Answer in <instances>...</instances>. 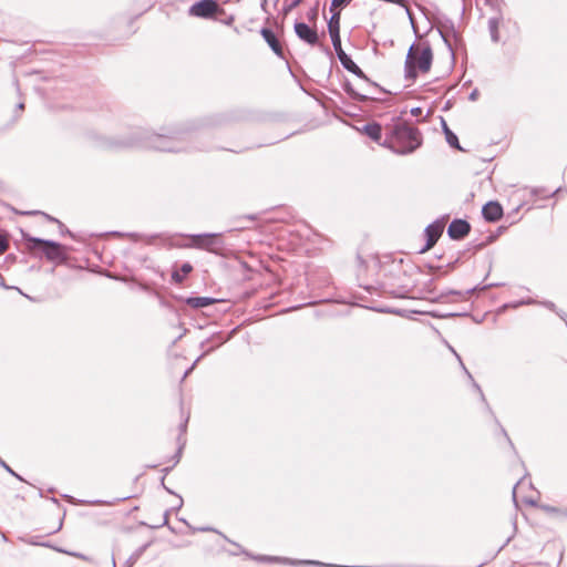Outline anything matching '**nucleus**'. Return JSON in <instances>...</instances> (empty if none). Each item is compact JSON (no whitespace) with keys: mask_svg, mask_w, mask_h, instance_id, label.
<instances>
[{"mask_svg":"<svg viewBox=\"0 0 567 567\" xmlns=\"http://www.w3.org/2000/svg\"><path fill=\"white\" fill-rule=\"evenodd\" d=\"M443 233V225L440 223H433L425 228L426 245L422 251L431 249Z\"/></svg>","mask_w":567,"mask_h":567,"instance_id":"9","label":"nucleus"},{"mask_svg":"<svg viewBox=\"0 0 567 567\" xmlns=\"http://www.w3.org/2000/svg\"><path fill=\"white\" fill-rule=\"evenodd\" d=\"M330 37H331V41H332V44H333V48L334 50H339L340 47H341V39H340V33H337L334 31V33H329Z\"/></svg>","mask_w":567,"mask_h":567,"instance_id":"17","label":"nucleus"},{"mask_svg":"<svg viewBox=\"0 0 567 567\" xmlns=\"http://www.w3.org/2000/svg\"><path fill=\"white\" fill-rule=\"evenodd\" d=\"M295 32L298 38L310 45H316L319 41L318 33L316 29L310 28L305 22L295 23Z\"/></svg>","mask_w":567,"mask_h":567,"instance_id":"7","label":"nucleus"},{"mask_svg":"<svg viewBox=\"0 0 567 567\" xmlns=\"http://www.w3.org/2000/svg\"><path fill=\"white\" fill-rule=\"evenodd\" d=\"M218 10V4L215 0H200L189 8V14L199 18H210Z\"/></svg>","mask_w":567,"mask_h":567,"instance_id":"5","label":"nucleus"},{"mask_svg":"<svg viewBox=\"0 0 567 567\" xmlns=\"http://www.w3.org/2000/svg\"><path fill=\"white\" fill-rule=\"evenodd\" d=\"M214 302V299L208 297H194L187 300V303L193 308H204Z\"/></svg>","mask_w":567,"mask_h":567,"instance_id":"14","label":"nucleus"},{"mask_svg":"<svg viewBox=\"0 0 567 567\" xmlns=\"http://www.w3.org/2000/svg\"><path fill=\"white\" fill-rule=\"evenodd\" d=\"M193 270V267L190 264L185 262L182 265L181 269L174 270L172 272V280L176 284L183 282L185 277Z\"/></svg>","mask_w":567,"mask_h":567,"instance_id":"13","label":"nucleus"},{"mask_svg":"<svg viewBox=\"0 0 567 567\" xmlns=\"http://www.w3.org/2000/svg\"><path fill=\"white\" fill-rule=\"evenodd\" d=\"M446 142L450 146L461 150L457 136L449 128L446 123H443Z\"/></svg>","mask_w":567,"mask_h":567,"instance_id":"16","label":"nucleus"},{"mask_svg":"<svg viewBox=\"0 0 567 567\" xmlns=\"http://www.w3.org/2000/svg\"><path fill=\"white\" fill-rule=\"evenodd\" d=\"M24 214H25V215H30V214H42V215H43V216H45L49 220H51V221H56V219H54V218L50 217L49 215H47V214H44V213H40V212H32V213L28 212V213H24Z\"/></svg>","mask_w":567,"mask_h":567,"instance_id":"26","label":"nucleus"},{"mask_svg":"<svg viewBox=\"0 0 567 567\" xmlns=\"http://www.w3.org/2000/svg\"><path fill=\"white\" fill-rule=\"evenodd\" d=\"M361 134L367 135L373 142L383 147L384 142V127L378 122L367 123L357 128Z\"/></svg>","mask_w":567,"mask_h":567,"instance_id":"6","label":"nucleus"},{"mask_svg":"<svg viewBox=\"0 0 567 567\" xmlns=\"http://www.w3.org/2000/svg\"><path fill=\"white\" fill-rule=\"evenodd\" d=\"M150 146L152 148H155V150H158V151H163V152H176L178 151L179 148L175 147L173 145V141L167 138V137H164V136H156L152 140Z\"/></svg>","mask_w":567,"mask_h":567,"instance_id":"12","label":"nucleus"},{"mask_svg":"<svg viewBox=\"0 0 567 567\" xmlns=\"http://www.w3.org/2000/svg\"><path fill=\"white\" fill-rule=\"evenodd\" d=\"M422 145L421 132L401 117L393 118L384 126L383 147L399 155L413 153Z\"/></svg>","mask_w":567,"mask_h":567,"instance_id":"1","label":"nucleus"},{"mask_svg":"<svg viewBox=\"0 0 567 567\" xmlns=\"http://www.w3.org/2000/svg\"><path fill=\"white\" fill-rule=\"evenodd\" d=\"M332 13L329 22H328V30L329 33H340V11H330Z\"/></svg>","mask_w":567,"mask_h":567,"instance_id":"15","label":"nucleus"},{"mask_svg":"<svg viewBox=\"0 0 567 567\" xmlns=\"http://www.w3.org/2000/svg\"><path fill=\"white\" fill-rule=\"evenodd\" d=\"M336 52H337V55H338V58H339V61H340V62H341V58H342V59H343V58H344V59H348V58H349V55H348V54H346V52L342 50V47H340V49H339V50H336Z\"/></svg>","mask_w":567,"mask_h":567,"instance_id":"24","label":"nucleus"},{"mask_svg":"<svg viewBox=\"0 0 567 567\" xmlns=\"http://www.w3.org/2000/svg\"><path fill=\"white\" fill-rule=\"evenodd\" d=\"M8 247H9L8 240L4 237L0 236V254H3L4 251H7Z\"/></svg>","mask_w":567,"mask_h":567,"instance_id":"20","label":"nucleus"},{"mask_svg":"<svg viewBox=\"0 0 567 567\" xmlns=\"http://www.w3.org/2000/svg\"><path fill=\"white\" fill-rule=\"evenodd\" d=\"M23 239L27 241L30 250H34L38 246H41L45 258L50 261L64 262L66 259L65 248L56 241L44 240L30 235H23Z\"/></svg>","mask_w":567,"mask_h":567,"instance_id":"3","label":"nucleus"},{"mask_svg":"<svg viewBox=\"0 0 567 567\" xmlns=\"http://www.w3.org/2000/svg\"><path fill=\"white\" fill-rule=\"evenodd\" d=\"M484 218L488 221H497L503 216V208L497 202H488L482 209Z\"/></svg>","mask_w":567,"mask_h":567,"instance_id":"10","label":"nucleus"},{"mask_svg":"<svg viewBox=\"0 0 567 567\" xmlns=\"http://www.w3.org/2000/svg\"><path fill=\"white\" fill-rule=\"evenodd\" d=\"M471 230L470 224L463 219H454L447 228V234L452 239H462Z\"/></svg>","mask_w":567,"mask_h":567,"instance_id":"8","label":"nucleus"},{"mask_svg":"<svg viewBox=\"0 0 567 567\" xmlns=\"http://www.w3.org/2000/svg\"><path fill=\"white\" fill-rule=\"evenodd\" d=\"M350 72L357 75L358 78L367 79L364 72L358 65H355V68H353Z\"/></svg>","mask_w":567,"mask_h":567,"instance_id":"21","label":"nucleus"},{"mask_svg":"<svg viewBox=\"0 0 567 567\" xmlns=\"http://www.w3.org/2000/svg\"><path fill=\"white\" fill-rule=\"evenodd\" d=\"M336 52H337V55H338V58H339V61H340V62H341V58H342V59H343V58H344V59H348V58H349V55H348V54H346V52L342 50V47H340V49H339V50H336Z\"/></svg>","mask_w":567,"mask_h":567,"instance_id":"23","label":"nucleus"},{"mask_svg":"<svg viewBox=\"0 0 567 567\" xmlns=\"http://www.w3.org/2000/svg\"><path fill=\"white\" fill-rule=\"evenodd\" d=\"M350 72L357 75L358 78L367 79L364 72L358 65H355V68H353Z\"/></svg>","mask_w":567,"mask_h":567,"instance_id":"22","label":"nucleus"},{"mask_svg":"<svg viewBox=\"0 0 567 567\" xmlns=\"http://www.w3.org/2000/svg\"><path fill=\"white\" fill-rule=\"evenodd\" d=\"M489 29H491L492 39L494 41H497L498 40V34H497V28H496V21L495 20H491L489 21Z\"/></svg>","mask_w":567,"mask_h":567,"instance_id":"19","label":"nucleus"},{"mask_svg":"<svg viewBox=\"0 0 567 567\" xmlns=\"http://www.w3.org/2000/svg\"><path fill=\"white\" fill-rule=\"evenodd\" d=\"M433 52L426 41L412 44L408 51L404 63L405 79L414 81L417 72L427 73L431 70Z\"/></svg>","mask_w":567,"mask_h":567,"instance_id":"2","label":"nucleus"},{"mask_svg":"<svg viewBox=\"0 0 567 567\" xmlns=\"http://www.w3.org/2000/svg\"><path fill=\"white\" fill-rule=\"evenodd\" d=\"M68 555H71V556H74V557H78L80 559H83V560H87L89 558L86 556H84L83 554H79V553H71V551H65Z\"/></svg>","mask_w":567,"mask_h":567,"instance_id":"25","label":"nucleus"},{"mask_svg":"<svg viewBox=\"0 0 567 567\" xmlns=\"http://www.w3.org/2000/svg\"><path fill=\"white\" fill-rule=\"evenodd\" d=\"M264 40L268 43V45L271 48V50L280 58L284 55L282 45L275 35V33L267 28L261 29L260 31Z\"/></svg>","mask_w":567,"mask_h":567,"instance_id":"11","label":"nucleus"},{"mask_svg":"<svg viewBox=\"0 0 567 567\" xmlns=\"http://www.w3.org/2000/svg\"><path fill=\"white\" fill-rule=\"evenodd\" d=\"M188 247L203 249L216 255H223L224 241L220 234L192 235Z\"/></svg>","mask_w":567,"mask_h":567,"instance_id":"4","label":"nucleus"},{"mask_svg":"<svg viewBox=\"0 0 567 567\" xmlns=\"http://www.w3.org/2000/svg\"><path fill=\"white\" fill-rule=\"evenodd\" d=\"M302 2V0H291L290 8H296Z\"/></svg>","mask_w":567,"mask_h":567,"instance_id":"27","label":"nucleus"},{"mask_svg":"<svg viewBox=\"0 0 567 567\" xmlns=\"http://www.w3.org/2000/svg\"><path fill=\"white\" fill-rule=\"evenodd\" d=\"M342 66L347 70V71H351L353 68H355V63L352 61V59L349 56L348 59H342L341 58V62Z\"/></svg>","mask_w":567,"mask_h":567,"instance_id":"18","label":"nucleus"}]
</instances>
